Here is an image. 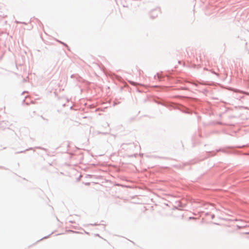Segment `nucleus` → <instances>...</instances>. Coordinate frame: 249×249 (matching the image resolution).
<instances>
[{"instance_id":"1","label":"nucleus","mask_w":249,"mask_h":249,"mask_svg":"<svg viewBox=\"0 0 249 249\" xmlns=\"http://www.w3.org/2000/svg\"><path fill=\"white\" fill-rule=\"evenodd\" d=\"M245 234H249V232H245Z\"/></svg>"}]
</instances>
